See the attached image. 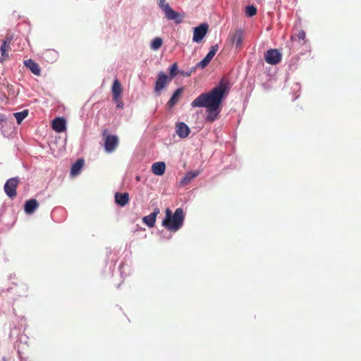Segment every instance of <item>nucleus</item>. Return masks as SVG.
<instances>
[{
	"instance_id": "nucleus-17",
	"label": "nucleus",
	"mask_w": 361,
	"mask_h": 361,
	"mask_svg": "<svg viewBox=\"0 0 361 361\" xmlns=\"http://www.w3.org/2000/svg\"><path fill=\"white\" fill-rule=\"evenodd\" d=\"M123 87L118 80H115L112 85V96L114 99H118L121 97Z\"/></svg>"
},
{
	"instance_id": "nucleus-6",
	"label": "nucleus",
	"mask_w": 361,
	"mask_h": 361,
	"mask_svg": "<svg viewBox=\"0 0 361 361\" xmlns=\"http://www.w3.org/2000/svg\"><path fill=\"white\" fill-rule=\"evenodd\" d=\"M281 58L282 54L278 49H269L264 54V60L269 64H278Z\"/></svg>"
},
{
	"instance_id": "nucleus-25",
	"label": "nucleus",
	"mask_w": 361,
	"mask_h": 361,
	"mask_svg": "<svg viewBox=\"0 0 361 361\" xmlns=\"http://www.w3.org/2000/svg\"><path fill=\"white\" fill-rule=\"evenodd\" d=\"M219 48V47L218 44H214L211 47L208 54H207V57L209 60V62L212 61L213 56H214L216 53H217Z\"/></svg>"
},
{
	"instance_id": "nucleus-13",
	"label": "nucleus",
	"mask_w": 361,
	"mask_h": 361,
	"mask_svg": "<svg viewBox=\"0 0 361 361\" xmlns=\"http://www.w3.org/2000/svg\"><path fill=\"white\" fill-rule=\"evenodd\" d=\"M183 90L184 89L183 87L176 89V90L172 94L171 99H169L167 102V106L169 108H172V106H174L176 104L179 102L183 94Z\"/></svg>"
},
{
	"instance_id": "nucleus-22",
	"label": "nucleus",
	"mask_w": 361,
	"mask_h": 361,
	"mask_svg": "<svg viewBox=\"0 0 361 361\" xmlns=\"http://www.w3.org/2000/svg\"><path fill=\"white\" fill-rule=\"evenodd\" d=\"M83 166H84L83 159L77 160L71 167V174L73 175V176L79 174L81 169H82Z\"/></svg>"
},
{
	"instance_id": "nucleus-31",
	"label": "nucleus",
	"mask_w": 361,
	"mask_h": 361,
	"mask_svg": "<svg viewBox=\"0 0 361 361\" xmlns=\"http://www.w3.org/2000/svg\"><path fill=\"white\" fill-rule=\"evenodd\" d=\"M114 101L116 103V107L117 108H123V102H122L121 97H118V99H114Z\"/></svg>"
},
{
	"instance_id": "nucleus-34",
	"label": "nucleus",
	"mask_w": 361,
	"mask_h": 361,
	"mask_svg": "<svg viewBox=\"0 0 361 361\" xmlns=\"http://www.w3.org/2000/svg\"><path fill=\"white\" fill-rule=\"evenodd\" d=\"M3 120H4V118H1V117H0V121H3Z\"/></svg>"
},
{
	"instance_id": "nucleus-3",
	"label": "nucleus",
	"mask_w": 361,
	"mask_h": 361,
	"mask_svg": "<svg viewBox=\"0 0 361 361\" xmlns=\"http://www.w3.org/2000/svg\"><path fill=\"white\" fill-rule=\"evenodd\" d=\"M158 5L159 8L163 10L165 17L168 20H173L176 23H180L183 22L184 16L180 13L173 11L171 8L169 3H166V0H159Z\"/></svg>"
},
{
	"instance_id": "nucleus-24",
	"label": "nucleus",
	"mask_w": 361,
	"mask_h": 361,
	"mask_svg": "<svg viewBox=\"0 0 361 361\" xmlns=\"http://www.w3.org/2000/svg\"><path fill=\"white\" fill-rule=\"evenodd\" d=\"M177 73H178V66L176 63H174L171 67H169V80H172Z\"/></svg>"
},
{
	"instance_id": "nucleus-14",
	"label": "nucleus",
	"mask_w": 361,
	"mask_h": 361,
	"mask_svg": "<svg viewBox=\"0 0 361 361\" xmlns=\"http://www.w3.org/2000/svg\"><path fill=\"white\" fill-rule=\"evenodd\" d=\"M24 65L27 67V68L30 69L34 75H40L41 69L36 61L31 60V59H28L27 60L24 61Z\"/></svg>"
},
{
	"instance_id": "nucleus-21",
	"label": "nucleus",
	"mask_w": 361,
	"mask_h": 361,
	"mask_svg": "<svg viewBox=\"0 0 361 361\" xmlns=\"http://www.w3.org/2000/svg\"><path fill=\"white\" fill-rule=\"evenodd\" d=\"M11 47H8V45H7L6 44V42L2 41V44H1V48H0V50H1V58L0 59V62H4L5 61H8V59H10L9 57V55H8V51L10 50Z\"/></svg>"
},
{
	"instance_id": "nucleus-11",
	"label": "nucleus",
	"mask_w": 361,
	"mask_h": 361,
	"mask_svg": "<svg viewBox=\"0 0 361 361\" xmlns=\"http://www.w3.org/2000/svg\"><path fill=\"white\" fill-rule=\"evenodd\" d=\"M66 123L63 117H56L52 121V128L56 133H62L66 129Z\"/></svg>"
},
{
	"instance_id": "nucleus-20",
	"label": "nucleus",
	"mask_w": 361,
	"mask_h": 361,
	"mask_svg": "<svg viewBox=\"0 0 361 361\" xmlns=\"http://www.w3.org/2000/svg\"><path fill=\"white\" fill-rule=\"evenodd\" d=\"M199 171H188L185 176L181 178L180 184L182 185H188L191 180L198 176Z\"/></svg>"
},
{
	"instance_id": "nucleus-9",
	"label": "nucleus",
	"mask_w": 361,
	"mask_h": 361,
	"mask_svg": "<svg viewBox=\"0 0 361 361\" xmlns=\"http://www.w3.org/2000/svg\"><path fill=\"white\" fill-rule=\"evenodd\" d=\"M244 37V31L242 30H237L233 32L229 33L228 40L231 43H235L237 48L241 47L243 39Z\"/></svg>"
},
{
	"instance_id": "nucleus-18",
	"label": "nucleus",
	"mask_w": 361,
	"mask_h": 361,
	"mask_svg": "<svg viewBox=\"0 0 361 361\" xmlns=\"http://www.w3.org/2000/svg\"><path fill=\"white\" fill-rule=\"evenodd\" d=\"M115 200L116 202L121 207H125L129 202V194L127 192H116L115 194Z\"/></svg>"
},
{
	"instance_id": "nucleus-12",
	"label": "nucleus",
	"mask_w": 361,
	"mask_h": 361,
	"mask_svg": "<svg viewBox=\"0 0 361 361\" xmlns=\"http://www.w3.org/2000/svg\"><path fill=\"white\" fill-rule=\"evenodd\" d=\"M190 129L188 126L187 124L184 123V122H180L176 125V133L180 136L181 138H185L190 133Z\"/></svg>"
},
{
	"instance_id": "nucleus-8",
	"label": "nucleus",
	"mask_w": 361,
	"mask_h": 361,
	"mask_svg": "<svg viewBox=\"0 0 361 361\" xmlns=\"http://www.w3.org/2000/svg\"><path fill=\"white\" fill-rule=\"evenodd\" d=\"M169 82H170L169 75L164 74V72H159L157 75V80L155 82L154 91L160 92Z\"/></svg>"
},
{
	"instance_id": "nucleus-2",
	"label": "nucleus",
	"mask_w": 361,
	"mask_h": 361,
	"mask_svg": "<svg viewBox=\"0 0 361 361\" xmlns=\"http://www.w3.org/2000/svg\"><path fill=\"white\" fill-rule=\"evenodd\" d=\"M184 219L185 214L181 207L176 209L173 214L171 210L167 209L165 212V218L162 221V226L171 232H176L182 227Z\"/></svg>"
},
{
	"instance_id": "nucleus-29",
	"label": "nucleus",
	"mask_w": 361,
	"mask_h": 361,
	"mask_svg": "<svg viewBox=\"0 0 361 361\" xmlns=\"http://www.w3.org/2000/svg\"><path fill=\"white\" fill-rule=\"evenodd\" d=\"M209 64V60L207 59V55L206 56V57H204V59H202V61H200L197 64V67H200V68H202L203 69V68H205L206 66H207V65Z\"/></svg>"
},
{
	"instance_id": "nucleus-4",
	"label": "nucleus",
	"mask_w": 361,
	"mask_h": 361,
	"mask_svg": "<svg viewBox=\"0 0 361 361\" xmlns=\"http://www.w3.org/2000/svg\"><path fill=\"white\" fill-rule=\"evenodd\" d=\"M107 130L102 131V134L104 136V149L106 152H113L118 146L119 139L116 135H107Z\"/></svg>"
},
{
	"instance_id": "nucleus-7",
	"label": "nucleus",
	"mask_w": 361,
	"mask_h": 361,
	"mask_svg": "<svg viewBox=\"0 0 361 361\" xmlns=\"http://www.w3.org/2000/svg\"><path fill=\"white\" fill-rule=\"evenodd\" d=\"M208 30V25L207 24H202L197 27L194 28V33L192 40L195 42H200L204 36L207 35Z\"/></svg>"
},
{
	"instance_id": "nucleus-15",
	"label": "nucleus",
	"mask_w": 361,
	"mask_h": 361,
	"mask_svg": "<svg viewBox=\"0 0 361 361\" xmlns=\"http://www.w3.org/2000/svg\"><path fill=\"white\" fill-rule=\"evenodd\" d=\"M39 204L35 199H30L25 202L24 205L25 212L27 214H32L38 208Z\"/></svg>"
},
{
	"instance_id": "nucleus-10",
	"label": "nucleus",
	"mask_w": 361,
	"mask_h": 361,
	"mask_svg": "<svg viewBox=\"0 0 361 361\" xmlns=\"http://www.w3.org/2000/svg\"><path fill=\"white\" fill-rule=\"evenodd\" d=\"M160 213V209L158 207H156L154 209V212H152L149 215L145 216L142 218V221L144 224H147L149 227H154L156 224V219L158 214Z\"/></svg>"
},
{
	"instance_id": "nucleus-27",
	"label": "nucleus",
	"mask_w": 361,
	"mask_h": 361,
	"mask_svg": "<svg viewBox=\"0 0 361 361\" xmlns=\"http://www.w3.org/2000/svg\"><path fill=\"white\" fill-rule=\"evenodd\" d=\"M245 13L250 17L255 16L257 13V8L255 6H247L245 7Z\"/></svg>"
},
{
	"instance_id": "nucleus-33",
	"label": "nucleus",
	"mask_w": 361,
	"mask_h": 361,
	"mask_svg": "<svg viewBox=\"0 0 361 361\" xmlns=\"http://www.w3.org/2000/svg\"><path fill=\"white\" fill-rule=\"evenodd\" d=\"M51 50H48L46 51V53H51Z\"/></svg>"
},
{
	"instance_id": "nucleus-5",
	"label": "nucleus",
	"mask_w": 361,
	"mask_h": 361,
	"mask_svg": "<svg viewBox=\"0 0 361 361\" xmlns=\"http://www.w3.org/2000/svg\"><path fill=\"white\" fill-rule=\"evenodd\" d=\"M18 177L10 178L7 180L4 184V190L9 197L13 199L17 195V187L20 183Z\"/></svg>"
},
{
	"instance_id": "nucleus-28",
	"label": "nucleus",
	"mask_w": 361,
	"mask_h": 361,
	"mask_svg": "<svg viewBox=\"0 0 361 361\" xmlns=\"http://www.w3.org/2000/svg\"><path fill=\"white\" fill-rule=\"evenodd\" d=\"M293 39H298L299 42H301V40L305 39V31L304 30H299L298 33L296 34L295 36L292 37Z\"/></svg>"
},
{
	"instance_id": "nucleus-26",
	"label": "nucleus",
	"mask_w": 361,
	"mask_h": 361,
	"mask_svg": "<svg viewBox=\"0 0 361 361\" xmlns=\"http://www.w3.org/2000/svg\"><path fill=\"white\" fill-rule=\"evenodd\" d=\"M162 42L161 38H155L151 42V48L154 50H158L161 47Z\"/></svg>"
},
{
	"instance_id": "nucleus-30",
	"label": "nucleus",
	"mask_w": 361,
	"mask_h": 361,
	"mask_svg": "<svg viewBox=\"0 0 361 361\" xmlns=\"http://www.w3.org/2000/svg\"><path fill=\"white\" fill-rule=\"evenodd\" d=\"M14 39V36L11 33H8L6 36L4 38L5 43H6L7 45L10 46L11 43Z\"/></svg>"
},
{
	"instance_id": "nucleus-16",
	"label": "nucleus",
	"mask_w": 361,
	"mask_h": 361,
	"mask_svg": "<svg viewBox=\"0 0 361 361\" xmlns=\"http://www.w3.org/2000/svg\"><path fill=\"white\" fill-rule=\"evenodd\" d=\"M206 121L208 122H214L216 119H218L220 113L219 107H211L207 109Z\"/></svg>"
},
{
	"instance_id": "nucleus-1",
	"label": "nucleus",
	"mask_w": 361,
	"mask_h": 361,
	"mask_svg": "<svg viewBox=\"0 0 361 361\" xmlns=\"http://www.w3.org/2000/svg\"><path fill=\"white\" fill-rule=\"evenodd\" d=\"M226 87L223 82L220 85L215 86L214 88L207 93L200 94L191 102V106L193 108L197 106H204V108L209 109L211 106H220L223 99L226 95Z\"/></svg>"
},
{
	"instance_id": "nucleus-32",
	"label": "nucleus",
	"mask_w": 361,
	"mask_h": 361,
	"mask_svg": "<svg viewBox=\"0 0 361 361\" xmlns=\"http://www.w3.org/2000/svg\"><path fill=\"white\" fill-rule=\"evenodd\" d=\"M193 71H195V69H193ZM192 70L190 71V72H183V71H181L180 72V73L182 75H185V76H190L191 75L192 71Z\"/></svg>"
},
{
	"instance_id": "nucleus-23",
	"label": "nucleus",
	"mask_w": 361,
	"mask_h": 361,
	"mask_svg": "<svg viewBox=\"0 0 361 361\" xmlns=\"http://www.w3.org/2000/svg\"><path fill=\"white\" fill-rule=\"evenodd\" d=\"M18 124H20L23 120L26 118L28 115V110H24L21 111H18L17 113L13 114Z\"/></svg>"
},
{
	"instance_id": "nucleus-19",
	"label": "nucleus",
	"mask_w": 361,
	"mask_h": 361,
	"mask_svg": "<svg viewBox=\"0 0 361 361\" xmlns=\"http://www.w3.org/2000/svg\"><path fill=\"white\" fill-rule=\"evenodd\" d=\"M152 171L155 175H163L166 170V164L164 162H155L152 166Z\"/></svg>"
}]
</instances>
